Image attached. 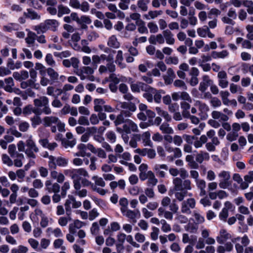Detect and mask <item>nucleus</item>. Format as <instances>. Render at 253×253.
Instances as JSON below:
<instances>
[{
  "mask_svg": "<svg viewBox=\"0 0 253 253\" xmlns=\"http://www.w3.org/2000/svg\"><path fill=\"white\" fill-rule=\"evenodd\" d=\"M220 180L229 181L230 179V172L227 171L222 170L218 174Z\"/></svg>",
  "mask_w": 253,
  "mask_h": 253,
  "instance_id": "6e6d98bb",
  "label": "nucleus"
},
{
  "mask_svg": "<svg viewBox=\"0 0 253 253\" xmlns=\"http://www.w3.org/2000/svg\"><path fill=\"white\" fill-rule=\"evenodd\" d=\"M155 110L158 115L162 117L166 122H169L171 121V117L167 111L160 107H156Z\"/></svg>",
  "mask_w": 253,
  "mask_h": 253,
  "instance_id": "4be33fe9",
  "label": "nucleus"
},
{
  "mask_svg": "<svg viewBox=\"0 0 253 253\" xmlns=\"http://www.w3.org/2000/svg\"><path fill=\"white\" fill-rule=\"evenodd\" d=\"M17 148L19 152H24L26 156L30 158L35 159L36 157L34 152L37 153L39 149L33 139L32 135H30L24 143L19 141L17 143Z\"/></svg>",
  "mask_w": 253,
  "mask_h": 253,
  "instance_id": "7ed1b4c3",
  "label": "nucleus"
},
{
  "mask_svg": "<svg viewBox=\"0 0 253 253\" xmlns=\"http://www.w3.org/2000/svg\"><path fill=\"white\" fill-rule=\"evenodd\" d=\"M33 30L36 31L38 34L45 33L48 30L45 21L38 25L34 26Z\"/></svg>",
  "mask_w": 253,
  "mask_h": 253,
  "instance_id": "c756f323",
  "label": "nucleus"
},
{
  "mask_svg": "<svg viewBox=\"0 0 253 253\" xmlns=\"http://www.w3.org/2000/svg\"><path fill=\"white\" fill-rule=\"evenodd\" d=\"M46 68L42 63L37 62L35 64V70L39 71L40 75H43L46 73Z\"/></svg>",
  "mask_w": 253,
  "mask_h": 253,
  "instance_id": "052dcab7",
  "label": "nucleus"
},
{
  "mask_svg": "<svg viewBox=\"0 0 253 253\" xmlns=\"http://www.w3.org/2000/svg\"><path fill=\"white\" fill-rule=\"evenodd\" d=\"M58 16L61 17L63 15L65 14H69L70 13V9L67 6H65L62 4L58 6Z\"/></svg>",
  "mask_w": 253,
  "mask_h": 253,
  "instance_id": "a19ab883",
  "label": "nucleus"
},
{
  "mask_svg": "<svg viewBox=\"0 0 253 253\" xmlns=\"http://www.w3.org/2000/svg\"><path fill=\"white\" fill-rule=\"evenodd\" d=\"M123 52L122 50H118L116 57V63L122 69L125 68L126 64L123 63Z\"/></svg>",
  "mask_w": 253,
  "mask_h": 253,
  "instance_id": "2f4dec72",
  "label": "nucleus"
},
{
  "mask_svg": "<svg viewBox=\"0 0 253 253\" xmlns=\"http://www.w3.org/2000/svg\"><path fill=\"white\" fill-rule=\"evenodd\" d=\"M24 15L31 20H39L41 18L40 15L31 9H27V11L24 12Z\"/></svg>",
  "mask_w": 253,
  "mask_h": 253,
  "instance_id": "393cba45",
  "label": "nucleus"
},
{
  "mask_svg": "<svg viewBox=\"0 0 253 253\" xmlns=\"http://www.w3.org/2000/svg\"><path fill=\"white\" fill-rule=\"evenodd\" d=\"M173 85L175 87H180L183 89H187V85L184 81L180 80H176L174 83Z\"/></svg>",
  "mask_w": 253,
  "mask_h": 253,
  "instance_id": "774afa93",
  "label": "nucleus"
},
{
  "mask_svg": "<svg viewBox=\"0 0 253 253\" xmlns=\"http://www.w3.org/2000/svg\"><path fill=\"white\" fill-rule=\"evenodd\" d=\"M94 110L95 112L103 111V106L105 104V102L103 99H95L94 100Z\"/></svg>",
  "mask_w": 253,
  "mask_h": 253,
  "instance_id": "a878e982",
  "label": "nucleus"
},
{
  "mask_svg": "<svg viewBox=\"0 0 253 253\" xmlns=\"http://www.w3.org/2000/svg\"><path fill=\"white\" fill-rule=\"evenodd\" d=\"M168 169V167L167 165L165 164H157L154 167V169L156 173L161 177H164L165 176L166 173L163 170H167Z\"/></svg>",
  "mask_w": 253,
  "mask_h": 253,
  "instance_id": "aec40b11",
  "label": "nucleus"
},
{
  "mask_svg": "<svg viewBox=\"0 0 253 253\" xmlns=\"http://www.w3.org/2000/svg\"><path fill=\"white\" fill-rule=\"evenodd\" d=\"M152 66V64L150 62L147 61L138 66V70L142 73H145L147 72L148 68H151Z\"/></svg>",
  "mask_w": 253,
  "mask_h": 253,
  "instance_id": "a18cd8bd",
  "label": "nucleus"
},
{
  "mask_svg": "<svg viewBox=\"0 0 253 253\" xmlns=\"http://www.w3.org/2000/svg\"><path fill=\"white\" fill-rule=\"evenodd\" d=\"M46 72L51 82H55L58 80L59 75L53 68L51 67L46 68Z\"/></svg>",
  "mask_w": 253,
  "mask_h": 253,
  "instance_id": "412c9836",
  "label": "nucleus"
},
{
  "mask_svg": "<svg viewBox=\"0 0 253 253\" xmlns=\"http://www.w3.org/2000/svg\"><path fill=\"white\" fill-rule=\"evenodd\" d=\"M193 216L197 224H202L205 222L204 217L197 211H194L193 212Z\"/></svg>",
  "mask_w": 253,
  "mask_h": 253,
  "instance_id": "4c0bfd02",
  "label": "nucleus"
},
{
  "mask_svg": "<svg viewBox=\"0 0 253 253\" xmlns=\"http://www.w3.org/2000/svg\"><path fill=\"white\" fill-rule=\"evenodd\" d=\"M147 26L151 33H156L159 31L158 26L153 22H149L147 24Z\"/></svg>",
  "mask_w": 253,
  "mask_h": 253,
  "instance_id": "680f3d73",
  "label": "nucleus"
},
{
  "mask_svg": "<svg viewBox=\"0 0 253 253\" xmlns=\"http://www.w3.org/2000/svg\"><path fill=\"white\" fill-rule=\"evenodd\" d=\"M150 2V0H138L137 1V6L142 11H147L148 10V4Z\"/></svg>",
  "mask_w": 253,
  "mask_h": 253,
  "instance_id": "473e14b6",
  "label": "nucleus"
},
{
  "mask_svg": "<svg viewBox=\"0 0 253 253\" xmlns=\"http://www.w3.org/2000/svg\"><path fill=\"white\" fill-rule=\"evenodd\" d=\"M160 130L165 134H173L174 132L173 128L167 123H163L160 126Z\"/></svg>",
  "mask_w": 253,
  "mask_h": 253,
  "instance_id": "cd10ccee",
  "label": "nucleus"
},
{
  "mask_svg": "<svg viewBox=\"0 0 253 253\" xmlns=\"http://www.w3.org/2000/svg\"><path fill=\"white\" fill-rule=\"evenodd\" d=\"M229 53L227 50H222L220 52L213 51L212 56L214 58H224L228 55Z\"/></svg>",
  "mask_w": 253,
  "mask_h": 253,
  "instance_id": "4d7b16f0",
  "label": "nucleus"
},
{
  "mask_svg": "<svg viewBox=\"0 0 253 253\" xmlns=\"http://www.w3.org/2000/svg\"><path fill=\"white\" fill-rule=\"evenodd\" d=\"M195 182L197 187L200 190V196H205L206 195V191L205 190L206 187V181L204 179H197Z\"/></svg>",
  "mask_w": 253,
  "mask_h": 253,
  "instance_id": "5701e85b",
  "label": "nucleus"
},
{
  "mask_svg": "<svg viewBox=\"0 0 253 253\" xmlns=\"http://www.w3.org/2000/svg\"><path fill=\"white\" fill-rule=\"evenodd\" d=\"M147 179V185L148 186H154L158 183V179L156 178L153 172L151 173Z\"/></svg>",
  "mask_w": 253,
  "mask_h": 253,
  "instance_id": "3c124183",
  "label": "nucleus"
},
{
  "mask_svg": "<svg viewBox=\"0 0 253 253\" xmlns=\"http://www.w3.org/2000/svg\"><path fill=\"white\" fill-rule=\"evenodd\" d=\"M228 216V210L227 208H223L219 214V218L221 220L226 221Z\"/></svg>",
  "mask_w": 253,
  "mask_h": 253,
  "instance_id": "e2e57ef3",
  "label": "nucleus"
},
{
  "mask_svg": "<svg viewBox=\"0 0 253 253\" xmlns=\"http://www.w3.org/2000/svg\"><path fill=\"white\" fill-rule=\"evenodd\" d=\"M45 61L47 65L49 66L54 67L56 65V62L51 53H47L45 57Z\"/></svg>",
  "mask_w": 253,
  "mask_h": 253,
  "instance_id": "37998d69",
  "label": "nucleus"
},
{
  "mask_svg": "<svg viewBox=\"0 0 253 253\" xmlns=\"http://www.w3.org/2000/svg\"><path fill=\"white\" fill-rule=\"evenodd\" d=\"M194 106L198 107L200 111L199 115L201 116L202 119H204L207 117V113L209 111V107L206 103L199 100H196L195 102Z\"/></svg>",
  "mask_w": 253,
  "mask_h": 253,
  "instance_id": "9b49d317",
  "label": "nucleus"
},
{
  "mask_svg": "<svg viewBox=\"0 0 253 253\" xmlns=\"http://www.w3.org/2000/svg\"><path fill=\"white\" fill-rule=\"evenodd\" d=\"M37 35L36 33L29 31L25 40L27 44L28 47L32 49H35L38 47V44L36 42Z\"/></svg>",
  "mask_w": 253,
  "mask_h": 253,
  "instance_id": "9d476101",
  "label": "nucleus"
},
{
  "mask_svg": "<svg viewBox=\"0 0 253 253\" xmlns=\"http://www.w3.org/2000/svg\"><path fill=\"white\" fill-rule=\"evenodd\" d=\"M164 37V40H166V43L169 45H172L174 43L175 39L173 35L169 30H165L162 33Z\"/></svg>",
  "mask_w": 253,
  "mask_h": 253,
  "instance_id": "a211bd4d",
  "label": "nucleus"
},
{
  "mask_svg": "<svg viewBox=\"0 0 253 253\" xmlns=\"http://www.w3.org/2000/svg\"><path fill=\"white\" fill-rule=\"evenodd\" d=\"M115 53L116 51H111V53H110V54H109L107 56L105 54H101L99 56L100 60H106L107 62L114 60V55L115 54Z\"/></svg>",
  "mask_w": 253,
  "mask_h": 253,
  "instance_id": "13d9d810",
  "label": "nucleus"
},
{
  "mask_svg": "<svg viewBox=\"0 0 253 253\" xmlns=\"http://www.w3.org/2000/svg\"><path fill=\"white\" fill-rule=\"evenodd\" d=\"M137 26V30L140 34H147L148 33V29L145 26V23L144 21H139L136 24Z\"/></svg>",
  "mask_w": 253,
  "mask_h": 253,
  "instance_id": "ea45409f",
  "label": "nucleus"
},
{
  "mask_svg": "<svg viewBox=\"0 0 253 253\" xmlns=\"http://www.w3.org/2000/svg\"><path fill=\"white\" fill-rule=\"evenodd\" d=\"M108 45L111 47L117 48L120 46V43L115 36H111L108 41Z\"/></svg>",
  "mask_w": 253,
  "mask_h": 253,
  "instance_id": "f704fd0d",
  "label": "nucleus"
},
{
  "mask_svg": "<svg viewBox=\"0 0 253 253\" xmlns=\"http://www.w3.org/2000/svg\"><path fill=\"white\" fill-rule=\"evenodd\" d=\"M64 172L65 175L69 176L72 179L75 190L74 194L79 198H84L88 194L87 190L82 188V186H90L93 191L102 196L105 195L107 192V190L104 189L96 188L94 183L88 179L89 177V173L84 168L67 169H65Z\"/></svg>",
  "mask_w": 253,
  "mask_h": 253,
  "instance_id": "f257e3e1",
  "label": "nucleus"
},
{
  "mask_svg": "<svg viewBox=\"0 0 253 253\" xmlns=\"http://www.w3.org/2000/svg\"><path fill=\"white\" fill-rule=\"evenodd\" d=\"M16 158L13 161V165L15 167L20 168L23 166L22 160L24 158V156L22 153H16Z\"/></svg>",
  "mask_w": 253,
  "mask_h": 253,
  "instance_id": "c9c22d12",
  "label": "nucleus"
},
{
  "mask_svg": "<svg viewBox=\"0 0 253 253\" xmlns=\"http://www.w3.org/2000/svg\"><path fill=\"white\" fill-rule=\"evenodd\" d=\"M74 72L80 77L81 80L87 79L92 82L95 80V77L93 76L94 70L89 66H83L76 70Z\"/></svg>",
  "mask_w": 253,
  "mask_h": 253,
  "instance_id": "39448f33",
  "label": "nucleus"
},
{
  "mask_svg": "<svg viewBox=\"0 0 253 253\" xmlns=\"http://www.w3.org/2000/svg\"><path fill=\"white\" fill-rule=\"evenodd\" d=\"M128 201L126 198H121L119 201V204L121 206V212H125V210L127 209Z\"/></svg>",
  "mask_w": 253,
  "mask_h": 253,
  "instance_id": "5fc2aeb1",
  "label": "nucleus"
},
{
  "mask_svg": "<svg viewBox=\"0 0 253 253\" xmlns=\"http://www.w3.org/2000/svg\"><path fill=\"white\" fill-rule=\"evenodd\" d=\"M1 161L3 164L7 166V167H10L12 166L13 165L12 160L6 154H3L1 155Z\"/></svg>",
  "mask_w": 253,
  "mask_h": 253,
  "instance_id": "58836bf2",
  "label": "nucleus"
},
{
  "mask_svg": "<svg viewBox=\"0 0 253 253\" xmlns=\"http://www.w3.org/2000/svg\"><path fill=\"white\" fill-rule=\"evenodd\" d=\"M124 215L130 219H135L137 216V213L135 211L126 209L125 212H122Z\"/></svg>",
  "mask_w": 253,
  "mask_h": 253,
  "instance_id": "8fccbe9b",
  "label": "nucleus"
},
{
  "mask_svg": "<svg viewBox=\"0 0 253 253\" xmlns=\"http://www.w3.org/2000/svg\"><path fill=\"white\" fill-rule=\"evenodd\" d=\"M150 87V85L141 82H137L135 83H132L130 84V88L132 91L137 93H139L141 91L147 93L149 91Z\"/></svg>",
  "mask_w": 253,
  "mask_h": 253,
  "instance_id": "6e6552de",
  "label": "nucleus"
},
{
  "mask_svg": "<svg viewBox=\"0 0 253 253\" xmlns=\"http://www.w3.org/2000/svg\"><path fill=\"white\" fill-rule=\"evenodd\" d=\"M48 30L55 31L59 26L58 22L55 19H47L45 20Z\"/></svg>",
  "mask_w": 253,
  "mask_h": 253,
  "instance_id": "c85d7f7f",
  "label": "nucleus"
},
{
  "mask_svg": "<svg viewBox=\"0 0 253 253\" xmlns=\"http://www.w3.org/2000/svg\"><path fill=\"white\" fill-rule=\"evenodd\" d=\"M59 119L55 116H47L43 118V125L45 126H49L52 124H56Z\"/></svg>",
  "mask_w": 253,
  "mask_h": 253,
  "instance_id": "bb28decb",
  "label": "nucleus"
},
{
  "mask_svg": "<svg viewBox=\"0 0 253 253\" xmlns=\"http://www.w3.org/2000/svg\"><path fill=\"white\" fill-rule=\"evenodd\" d=\"M160 232L159 229L157 227H152V232L150 233V238L153 241H156L158 238Z\"/></svg>",
  "mask_w": 253,
  "mask_h": 253,
  "instance_id": "864d4df0",
  "label": "nucleus"
},
{
  "mask_svg": "<svg viewBox=\"0 0 253 253\" xmlns=\"http://www.w3.org/2000/svg\"><path fill=\"white\" fill-rule=\"evenodd\" d=\"M46 232L51 233L56 238H59L63 236L62 230L59 227H56L54 229L49 227L46 229Z\"/></svg>",
  "mask_w": 253,
  "mask_h": 253,
  "instance_id": "e433bc0d",
  "label": "nucleus"
},
{
  "mask_svg": "<svg viewBox=\"0 0 253 253\" xmlns=\"http://www.w3.org/2000/svg\"><path fill=\"white\" fill-rule=\"evenodd\" d=\"M34 104L37 107H43L42 112L46 115L51 113V109L49 106V99L45 96H41L34 100Z\"/></svg>",
  "mask_w": 253,
  "mask_h": 253,
  "instance_id": "0eeeda50",
  "label": "nucleus"
},
{
  "mask_svg": "<svg viewBox=\"0 0 253 253\" xmlns=\"http://www.w3.org/2000/svg\"><path fill=\"white\" fill-rule=\"evenodd\" d=\"M32 126L35 128L37 126L40 125L42 122V119L40 116L35 115L34 117L31 118L30 119Z\"/></svg>",
  "mask_w": 253,
  "mask_h": 253,
  "instance_id": "603ef678",
  "label": "nucleus"
},
{
  "mask_svg": "<svg viewBox=\"0 0 253 253\" xmlns=\"http://www.w3.org/2000/svg\"><path fill=\"white\" fill-rule=\"evenodd\" d=\"M211 117L214 120H219L223 122H226L229 120L227 115L218 111H213L211 113Z\"/></svg>",
  "mask_w": 253,
  "mask_h": 253,
  "instance_id": "6ab92c4d",
  "label": "nucleus"
},
{
  "mask_svg": "<svg viewBox=\"0 0 253 253\" xmlns=\"http://www.w3.org/2000/svg\"><path fill=\"white\" fill-rule=\"evenodd\" d=\"M209 159V154L205 151H200L196 156V161L199 164L202 163L204 161H208Z\"/></svg>",
  "mask_w": 253,
  "mask_h": 253,
  "instance_id": "b1692460",
  "label": "nucleus"
},
{
  "mask_svg": "<svg viewBox=\"0 0 253 253\" xmlns=\"http://www.w3.org/2000/svg\"><path fill=\"white\" fill-rule=\"evenodd\" d=\"M162 91V90H157L151 86L148 92L143 94V97L150 103L154 100L156 103H160L161 101Z\"/></svg>",
  "mask_w": 253,
  "mask_h": 253,
  "instance_id": "423d86ee",
  "label": "nucleus"
},
{
  "mask_svg": "<svg viewBox=\"0 0 253 253\" xmlns=\"http://www.w3.org/2000/svg\"><path fill=\"white\" fill-rule=\"evenodd\" d=\"M175 219L180 223H186L188 220V218L186 216L179 212L176 213Z\"/></svg>",
  "mask_w": 253,
  "mask_h": 253,
  "instance_id": "69168bd1",
  "label": "nucleus"
},
{
  "mask_svg": "<svg viewBox=\"0 0 253 253\" xmlns=\"http://www.w3.org/2000/svg\"><path fill=\"white\" fill-rule=\"evenodd\" d=\"M41 78H40V84L42 86H47L48 84H50V82L51 81L49 79H48L45 76V74L43 75H40Z\"/></svg>",
  "mask_w": 253,
  "mask_h": 253,
  "instance_id": "0e129e2a",
  "label": "nucleus"
},
{
  "mask_svg": "<svg viewBox=\"0 0 253 253\" xmlns=\"http://www.w3.org/2000/svg\"><path fill=\"white\" fill-rule=\"evenodd\" d=\"M161 230L164 233L170 232L171 230V226L165 219L161 220Z\"/></svg>",
  "mask_w": 253,
  "mask_h": 253,
  "instance_id": "79ce46f5",
  "label": "nucleus"
},
{
  "mask_svg": "<svg viewBox=\"0 0 253 253\" xmlns=\"http://www.w3.org/2000/svg\"><path fill=\"white\" fill-rule=\"evenodd\" d=\"M123 130L126 133H130L131 131L137 132L139 131L137 125L130 120H126L123 126Z\"/></svg>",
  "mask_w": 253,
  "mask_h": 253,
  "instance_id": "f8f14e48",
  "label": "nucleus"
},
{
  "mask_svg": "<svg viewBox=\"0 0 253 253\" xmlns=\"http://www.w3.org/2000/svg\"><path fill=\"white\" fill-rule=\"evenodd\" d=\"M76 144V140L73 139L72 140H63L62 141V146L65 148L69 147L73 148Z\"/></svg>",
  "mask_w": 253,
  "mask_h": 253,
  "instance_id": "de8ad7c7",
  "label": "nucleus"
},
{
  "mask_svg": "<svg viewBox=\"0 0 253 253\" xmlns=\"http://www.w3.org/2000/svg\"><path fill=\"white\" fill-rule=\"evenodd\" d=\"M230 239H231V235L224 228H222L219 230V235L216 238V240L219 244H223Z\"/></svg>",
  "mask_w": 253,
  "mask_h": 253,
  "instance_id": "ddd939ff",
  "label": "nucleus"
},
{
  "mask_svg": "<svg viewBox=\"0 0 253 253\" xmlns=\"http://www.w3.org/2000/svg\"><path fill=\"white\" fill-rule=\"evenodd\" d=\"M148 41L151 44H163L165 42L164 37L163 34H159L157 35H152L149 38Z\"/></svg>",
  "mask_w": 253,
  "mask_h": 253,
  "instance_id": "f3484780",
  "label": "nucleus"
},
{
  "mask_svg": "<svg viewBox=\"0 0 253 253\" xmlns=\"http://www.w3.org/2000/svg\"><path fill=\"white\" fill-rule=\"evenodd\" d=\"M72 220V217L70 215H66V216H62L58 219V224L61 227L66 226L68 223Z\"/></svg>",
  "mask_w": 253,
  "mask_h": 253,
  "instance_id": "7c9ffc66",
  "label": "nucleus"
},
{
  "mask_svg": "<svg viewBox=\"0 0 253 253\" xmlns=\"http://www.w3.org/2000/svg\"><path fill=\"white\" fill-rule=\"evenodd\" d=\"M172 183L175 199L178 201H182L181 204V213L191 214V209H193L196 207V200L194 198H190L183 201L186 197L192 196V193L188 192L192 189L191 180L188 179L182 180L180 177H175L173 178Z\"/></svg>",
  "mask_w": 253,
  "mask_h": 253,
  "instance_id": "f03ea898",
  "label": "nucleus"
},
{
  "mask_svg": "<svg viewBox=\"0 0 253 253\" xmlns=\"http://www.w3.org/2000/svg\"><path fill=\"white\" fill-rule=\"evenodd\" d=\"M233 249V244L231 242H227L224 246H218L216 248V252L217 253H225L226 252H231Z\"/></svg>",
  "mask_w": 253,
  "mask_h": 253,
  "instance_id": "dca6fc26",
  "label": "nucleus"
},
{
  "mask_svg": "<svg viewBox=\"0 0 253 253\" xmlns=\"http://www.w3.org/2000/svg\"><path fill=\"white\" fill-rule=\"evenodd\" d=\"M48 158V166L50 169H55L57 166L60 167H66L69 163L68 159L59 156L55 157L53 156H47Z\"/></svg>",
  "mask_w": 253,
  "mask_h": 253,
  "instance_id": "20e7f679",
  "label": "nucleus"
},
{
  "mask_svg": "<svg viewBox=\"0 0 253 253\" xmlns=\"http://www.w3.org/2000/svg\"><path fill=\"white\" fill-rule=\"evenodd\" d=\"M210 98H211L210 104L213 108L219 107L221 105V101L217 97H212L211 94L209 93Z\"/></svg>",
  "mask_w": 253,
  "mask_h": 253,
  "instance_id": "09e8293b",
  "label": "nucleus"
},
{
  "mask_svg": "<svg viewBox=\"0 0 253 253\" xmlns=\"http://www.w3.org/2000/svg\"><path fill=\"white\" fill-rule=\"evenodd\" d=\"M78 122L80 125H83V126H88L90 124L89 121L88 119H87V118H86L85 116H80L79 118Z\"/></svg>",
  "mask_w": 253,
  "mask_h": 253,
  "instance_id": "338daca9",
  "label": "nucleus"
},
{
  "mask_svg": "<svg viewBox=\"0 0 253 253\" xmlns=\"http://www.w3.org/2000/svg\"><path fill=\"white\" fill-rule=\"evenodd\" d=\"M29 251L28 247L23 245H19L17 248L11 250V253H27Z\"/></svg>",
  "mask_w": 253,
  "mask_h": 253,
  "instance_id": "49530a36",
  "label": "nucleus"
},
{
  "mask_svg": "<svg viewBox=\"0 0 253 253\" xmlns=\"http://www.w3.org/2000/svg\"><path fill=\"white\" fill-rule=\"evenodd\" d=\"M71 201L70 199H67L65 202V211H66V215L71 216L72 208L71 206Z\"/></svg>",
  "mask_w": 253,
  "mask_h": 253,
  "instance_id": "bf43d9fd",
  "label": "nucleus"
},
{
  "mask_svg": "<svg viewBox=\"0 0 253 253\" xmlns=\"http://www.w3.org/2000/svg\"><path fill=\"white\" fill-rule=\"evenodd\" d=\"M92 180L94 181V185H95L96 188L98 187H104L106 185V183L103 179L99 177L97 175H94L92 177Z\"/></svg>",
  "mask_w": 253,
  "mask_h": 253,
  "instance_id": "72a5a7b5",
  "label": "nucleus"
},
{
  "mask_svg": "<svg viewBox=\"0 0 253 253\" xmlns=\"http://www.w3.org/2000/svg\"><path fill=\"white\" fill-rule=\"evenodd\" d=\"M84 222L81 221L78 219H75L73 222L69 225V231L73 233L76 232L77 229H80L82 227L85 226Z\"/></svg>",
  "mask_w": 253,
  "mask_h": 253,
  "instance_id": "2eb2a0df",
  "label": "nucleus"
},
{
  "mask_svg": "<svg viewBox=\"0 0 253 253\" xmlns=\"http://www.w3.org/2000/svg\"><path fill=\"white\" fill-rule=\"evenodd\" d=\"M135 137L138 140H141L144 146L153 147V143L151 140V133L150 131H146L142 134H137Z\"/></svg>",
  "mask_w": 253,
  "mask_h": 253,
  "instance_id": "1a4fd4ad",
  "label": "nucleus"
},
{
  "mask_svg": "<svg viewBox=\"0 0 253 253\" xmlns=\"http://www.w3.org/2000/svg\"><path fill=\"white\" fill-rule=\"evenodd\" d=\"M166 71V74L163 76V79L166 84H169L175 78V74L171 68H168Z\"/></svg>",
  "mask_w": 253,
  "mask_h": 253,
  "instance_id": "4468645a",
  "label": "nucleus"
},
{
  "mask_svg": "<svg viewBox=\"0 0 253 253\" xmlns=\"http://www.w3.org/2000/svg\"><path fill=\"white\" fill-rule=\"evenodd\" d=\"M64 241L63 239L58 238L55 240L53 242V247L55 249H61L62 250L65 251L66 249L65 246H63Z\"/></svg>",
  "mask_w": 253,
  "mask_h": 253,
  "instance_id": "c03bdc74",
  "label": "nucleus"
}]
</instances>
